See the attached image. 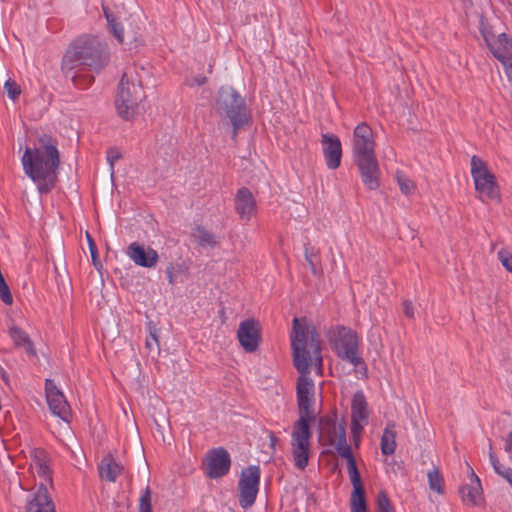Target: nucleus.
I'll list each match as a JSON object with an SVG mask.
<instances>
[{
    "label": "nucleus",
    "mask_w": 512,
    "mask_h": 512,
    "mask_svg": "<svg viewBox=\"0 0 512 512\" xmlns=\"http://www.w3.org/2000/svg\"><path fill=\"white\" fill-rule=\"evenodd\" d=\"M39 476L43 477L46 481L52 484L51 470L48 466V462L36 467Z\"/></svg>",
    "instance_id": "obj_41"
},
{
    "label": "nucleus",
    "mask_w": 512,
    "mask_h": 512,
    "mask_svg": "<svg viewBox=\"0 0 512 512\" xmlns=\"http://www.w3.org/2000/svg\"><path fill=\"white\" fill-rule=\"evenodd\" d=\"M346 460H347L348 474L358 471L354 456L349 459H346Z\"/></svg>",
    "instance_id": "obj_45"
},
{
    "label": "nucleus",
    "mask_w": 512,
    "mask_h": 512,
    "mask_svg": "<svg viewBox=\"0 0 512 512\" xmlns=\"http://www.w3.org/2000/svg\"><path fill=\"white\" fill-rule=\"evenodd\" d=\"M9 335L13 340L15 346L23 347L29 356L36 357L37 353L34 348L33 342L28 334L21 328L13 326L9 329Z\"/></svg>",
    "instance_id": "obj_22"
},
{
    "label": "nucleus",
    "mask_w": 512,
    "mask_h": 512,
    "mask_svg": "<svg viewBox=\"0 0 512 512\" xmlns=\"http://www.w3.org/2000/svg\"><path fill=\"white\" fill-rule=\"evenodd\" d=\"M277 441H278L277 437L274 435V433H271L270 434L271 447H274L276 445Z\"/></svg>",
    "instance_id": "obj_50"
},
{
    "label": "nucleus",
    "mask_w": 512,
    "mask_h": 512,
    "mask_svg": "<svg viewBox=\"0 0 512 512\" xmlns=\"http://www.w3.org/2000/svg\"><path fill=\"white\" fill-rule=\"evenodd\" d=\"M472 476V484L464 485L460 487L459 493L462 496V499L465 503L476 505L477 499L480 496L481 484L479 478L475 475V473L471 472Z\"/></svg>",
    "instance_id": "obj_24"
},
{
    "label": "nucleus",
    "mask_w": 512,
    "mask_h": 512,
    "mask_svg": "<svg viewBox=\"0 0 512 512\" xmlns=\"http://www.w3.org/2000/svg\"><path fill=\"white\" fill-rule=\"evenodd\" d=\"M365 420L357 419V418H351V431L353 434V437H358L362 431H363V425L361 422H364Z\"/></svg>",
    "instance_id": "obj_42"
},
{
    "label": "nucleus",
    "mask_w": 512,
    "mask_h": 512,
    "mask_svg": "<svg viewBox=\"0 0 512 512\" xmlns=\"http://www.w3.org/2000/svg\"><path fill=\"white\" fill-rule=\"evenodd\" d=\"M231 467V457L223 447L213 448L206 454L205 474L211 479L224 477Z\"/></svg>",
    "instance_id": "obj_9"
},
{
    "label": "nucleus",
    "mask_w": 512,
    "mask_h": 512,
    "mask_svg": "<svg viewBox=\"0 0 512 512\" xmlns=\"http://www.w3.org/2000/svg\"><path fill=\"white\" fill-rule=\"evenodd\" d=\"M136 68L129 67L124 71L116 96V109L124 120H130L137 112L139 103L145 98L141 82L136 79Z\"/></svg>",
    "instance_id": "obj_5"
},
{
    "label": "nucleus",
    "mask_w": 512,
    "mask_h": 512,
    "mask_svg": "<svg viewBox=\"0 0 512 512\" xmlns=\"http://www.w3.org/2000/svg\"><path fill=\"white\" fill-rule=\"evenodd\" d=\"M429 488L438 494L444 493V480L438 468L427 473Z\"/></svg>",
    "instance_id": "obj_28"
},
{
    "label": "nucleus",
    "mask_w": 512,
    "mask_h": 512,
    "mask_svg": "<svg viewBox=\"0 0 512 512\" xmlns=\"http://www.w3.org/2000/svg\"><path fill=\"white\" fill-rule=\"evenodd\" d=\"M261 470L257 465H250L241 471L238 481V502L243 509H248L256 501L259 492Z\"/></svg>",
    "instance_id": "obj_7"
},
{
    "label": "nucleus",
    "mask_w": 512,
    "mask_h": 512,
    "mask_svg": "<svg viewBox=\"0 0 512 512\" xmlns=\"http://www.w3.org/2000/svg\"><path fill=\"white\" fill-rule=\"evenodd\" d=\"M351 418L368 419V405L362 391L354 394L351 404Z\"/></svg>",
    "instance_id": "obj_26"
},
{
    "label": "nucleus",
    "mask_w": 512,
    "mask_h": 512,
    "mask_svg": "<svg viewBox=\"0 0 512 512\" xmlns=\"http://www.w3.org/2000/svg\"><path fill=\"white\" fill-rule=\"evenodd\" d=\"M304 257L310 267L312 274L318 275V265L320 264L319 250L309 244H305Z\"/></svg>",
    "instance_id": "obj_27"
},
{
    "label": "nucleus",
    "mask_w": 512,
    "mask_h": 512,
    "mask_svg": "<svg viewBox=\"0 0 512 512\" xmlns=\"http://www.w3.org/2000/svg\"><path fill=\"white\" fill-rule=\"evenodd\" d=\"M397 183L401 192L405 195L412 194L415 190L414 182L408 178L405 174L397 172L396 174Z\"/></svg>",
    "instance_id": "obj_31"
},
{
    "label": "nucleus",
    "mask_w": 512,
    "mask_h": 512,
    "mask_svg": "<svg viewBox=\"0 0 512 512\" xmlns=\"http://www.w3.org/2000/svg\"><path fill=\"white\" fill-rule=\"evenodd\" d=\"M358 346L359 343L356 333L349 328L341 327L336 343L337 355L355 367L364 365V361L358 353Z\"/></svg>",
    "instance_id": "obj_8"
},
{
    "label": "nucleus",
    "mask_w": 512,
    "mask_h": 512,
    "mask_svg": "<svg viewBox=\"0 0 512 512\" xmlns=\"http://www.w3.org/2000/svg\"><path fill=\"white\" fill-rule=\"evenodd\" d=\"M46 399L52 413L63 420L69 416V405L63 393L57 388L51 379L45 381Z\"/></svg>",
    "instance_id": "obj_13"
},
{
    "label": "nucleus",
    "mask_w": 512,
    "mask_h": 512,
    "mask_svg": "<svg viewBox=\"0 0 512 512\" xmlns=\"http://www.w3.org/2000/svg\"><path fill=\"white\" fill-rule=\"evenodd\" d=\"M86 237H87V242H88V245H89V250H90V253H91L93 265L99 270L102 266H101V263H100V261L98 259L97 246H96L92 236L88 232H86Z\"/></svg>",
    "instance_id": "obj_36"
},
{
    "label": "nucleus",
    "mask_w": 512,
    "mask_h": 512,
    "mask_svg": "<svg viewBox=\"0 0 512 512\" xmlns=\"http://www.w3.org/2000/svg\"><path fill=\"white\" fill-rule=\"evenodd\" d=\"M26 512H56L47 486L44 483H41L37 490L28 496Z\"/></svg>",
    "instance_id": "obj_16"
},
{
    "label": "nucleus",
    "mask_w": 512,
    "mask_h": 512,
    "mask_svg": "<svg viewBox=\"0 0 512 512\" xmlns=\"http://www.w3.org/2000/svg\"><path fill=\"white\" fill-rule=\"evenodd\" d=\"M498 259L503 267L512 273V254L509 251L502 249L498 252Z\"/></svg>",
    "instance_id": "obj_38"
},
{
    "label": "nucleus",
    "mask_w": 512,
    "mask_h": 512,
    "mask_svg": "<svg viewBox=\"0 0 512 512\" xmlns=\"http://www.w3.org/2000/svg\"><path fill=\"white\" fill-rule=\"evenodd\" d=\"M471 175L475 189L483 202L499 198V186L494 174L488 170L486 163L476 155L471 158Z\"/></svg>",
    "instance_id": "obj_6"
},
{
    "label": "nucleus",
    "mask_w": 512,
    "mask_h": 512,
    "mask_svg": "<svg viewBox=\"0 0 512 512\" xmlns=\"http://www.w3.org/2000/svg\"><path fill=\"white\" fill-rule=\"evenodd\" d=\"M22 165L29 178L43 182L38 185L39 192L48 193L54 186L60 165L57 140L46 134L40 136L37 147L25 149Z\"/></svg>",
    "instance_id": "obj_3"
},
{
    "label": "nucleus",
    "mask_w": 512,
    "mask_h": 512,
    "mask_svg": "<svg viewBox=\"0 0 512 512\" xmlns=\"http://www.w3.org/2000/svg\"><path fill=\"white\" fill-rule=\"evenodd\" d=\"M505 450L510 455V459L512 460V431L509 433L506 442H505Z\"/></svg>",
    "instance_id": "obj_46"
},
{
    "label": "nucleus",
    "mask_w": 512,
    "mask_h": 512,
    "mask_svg": "<svg viewBox=\"0 0 512 512\" xmlns=\"http://www.w3.org/2000/svg\"><path fill=\"white\" fill-rule=\"evenodd\" d=\"M166 275H167V278H168V281L170 284H175L176 280H175V268L173 266V264H169L167 269H166Z\"/></svg>",
    "instance_id": "obj_44"
},
{
    "label": "nucleus",
    "mask_w": 512,
    "mask_h": 512,
    "mask_svg": "<svg viewBox=\"0 0 512 512\" xmlns=\"http://www.w3.org/2000/svg\"><path fill=\"white\" fill-rule=\"evenodd\" d=\"M207 81L206 77L204 76H197L193 79V82L191 83V85H197V86H201L203 84H205Z\"/></svg>",
    "instance_id": "obj_49"
},
{
    "label": "nucleus",
    "mask_w": 512,
    "mask_h": 512,
    "mask_svg": "<svg viewBox=\"0 0 512 512\" xmlns=\"http://www.w3.org/2000/svg\"><path fill=\"white\" fill-rule=\"evenodd\" d=\"M121 157H122L121 153L116 148H110L107 151L106 158H107V161H108V163L110 165V169H111L112 173L114 171L115 162L118 161Z\"/></svg>",
    "instance_id": "obj_40"
},
{
    "label": "nucleus",
    "mask_w": 512,
    "mask_h": 512,
    "mask_svg": "<svg viewBox=\"0 0 512 512\" xmlns=\"http://www.w3.org/2000/svg\"><path fill=\"white\" fill-rule=\"evenodd\" d=\"M322 151L329 169H337L341 164L342 145L339 137L334 134L321 135Z\"/></svg>",
    "instance_id": "obj_14"
},
{
    "label": "nucleus",
    "mask_w": 512,
    "mask_h": 512,
    "mask_svg": "<svg viewBox=\"0 0 512 512\" xmlns=\"http://www.w3.org/2000/svg\"><path fill=\"white\" fill-rule=\"evenodd\" d=\"M106 18L109 26L113 32L114 37L118 40L119 43H124V31L122 26L117 23L113 18H111L108 14H106Z\"/></svg>",
    "instance_id": "obj_35"
},
{
    "label": "nucleus",
    "mask_w": 512,
    "mask_h": 512,
    "mask_svg": "<svg viewBox=\"0 0 512 512\" xmlns=\"http://www.w3.org/2000/svg\"><path fill=\"white\" fill-rule=\"evenodd\" d=\"M374 148L373 130L365 122L358 124L353 132L354 158L373 156Z\"/></svg>",
    "instance_id": "obj_10"
},
{
    "label": "nucleus",
    "mask_w": 512,
    "mask_h": 512,
    "mask_svg": "<svg viewBox=\"0 0 512 512\" xmlns=\"http://www.w3.org/2000/svg\"><path fill=\"white\" fill-rule=\"evenodd\" d=\"M131 40L136 41V40H137V38L133 36V37H131Z\"/></svg>",
    "instance_id": "obj_51"
},
{
    "label": "nucleus",
    "mask_w": 512,
    "mask_h": 512,
    "mask_svg": "<svg viewBox=\"0 0 512 512\" xmlns=\"http://www.w3.org/2000/svg\"><path fill=\"white\" fill-rule=\"evenodd\" d=\"M380 446L383 455L389 456L394 454L396 449V431L394 423H388L385 427Z\"/></svg>",
    "instance_id": "obj_25"
},
{
    "label": "nucleus",
    "mask_w": 512,
    "mask_h": 512,
    "mask_svg": "<svg viewBox=\"0 0 512 512\" xmlns=\"http://www.w3.org/2000/svg\"><path fill=\"white\" fill-rule=\"evenodd\" d=\"M109 63L107 45L96 36L83 35L69 46L62 61V71L75 87L85 90Z\"/></svg>",
    "instance_id": "obj_2"
},
{
    "label": "nucleus",
    "mask_w": 512,
    "mask_h": 512,
    "mask_svg": "<svg viewBox=\"0 0 512 512\" xmlns=\"http://www.w3.org/2000/svg\"><path fill=\"white\" fill-rule=\"evenodd\" d=\"M403 310H404V314L408 318H413L414 317V307H413L411 301L406 300V301L403 302Z\"/></svg>",
    "instance_id": "obj_43"
},
{
    "label": "nucleus",
    "mask_w": 512,
    "mask_h": 512,
    "mask_svg": "<svg viewBox=\"0 0 512 512\" xmlns=\"http://www.w3.org/2000/svg\"><path fill=\"white\" fill-rule=\"evenodd\" d=\"M193 242L197 243L202 248H215L219 245V240L212 232L208 231L202 225H196L190 234Z\"/></svg>",
    "instance_id": "obj_21"
},
{
    "label": "nucleus",
    "mask_w": 512,
    "mask_h": 512,
    "mask_svg": "<svg viewBox=\"0 0 512 512\" xmlns=\"http://www.w3.org/2000/svg\"><path fill=\"white\" fill-rule=\"evenodd\" d=\"M333 446H335L337 453L342 458L349 459V458L353 457L351 447L347 444L346 430L340 431V437L337 438V440Z\"/></svg>",
    "instance_id": "obj_30"
},
{
    "label": "nucleus",
    "mask_w": 512,
    "mask_h": 512,
    "mask_svg": "<svg viewBox=\"0 0 512 512\" xmlns=\"http://www.w3.org/2000/svg\"><path fill=\"white\" fill-rule=\"evenodd\" d=\"M505 66V72L508 77V79L512 82V62L510 60H506Z\"/></svg>",
    "instance_id": "obj_48"
},
{
    "label": "nucleus",
    "mask_w": 512,
    "mask_h": 512,
    "mask_svg": "<svg viewBox=\"0 0 512 512\" xmlns=\"http://www.w3.org/2000/svg\"><path fill=\"white\" fill-rule=\"evenodd\" d=\"M291 347L294 366L300 373L296 386L299 418L294 423L291 433V454L295 467L303 471L308 466L310 458V439L312 437L310 422L316 418L313 410L314 383L307 375L310 373L313 362L316 367H322L319 334L315 328H309L295 317Z\"/></svg>",
    "instance_id": "obj_1"
},
{
    "label": "nucleus",
    "mask_w": 512,
    "mask_h": 512,
    "mask_svg": "<svg viewBox=\"0 0 512 512\" xmlns=\"http://www.w3.org/2000/svg\"><path fill=\"white\" fill-rule=\"evenodd\" d=\"M215 110L221 118L229 120L233 127V138H236L238 130L249 122L245 100L232 87H221L218 90Z\"/></svg>",
    "instance_id": "obj_4"
},
{
    "label": "nucleus",
    "mask_w": 512,
    "mask_h": 512,
    "mask_svg": "<svg viewBox=\"0 0 512 512\" xmlns=\"http://www.w3.org/2000/svg\"><path fill=\"white\" fill-rule=\"evenodd\" d=\"M148 328L149 337L146 339V348L149 352H156L158 354L160 351L159 330L152 324V322H149Z\"/></svg>",
    "instance_id": "obj_29"
},
{
    "label": "nucleus",
    "mask_w": 512,
    "mask_h": 512,
    "mask_svg": "<svg viewBox=\"0 0 512 512\" xmlns=\"http://www.w3.org/2000/svg\"><path fill=\"white\" fill-rule=\"evenodd\" d=\"M4 90L7 96L15 101L21 94L20 86L12 79H8L4 84Z\"/></svg>",
    "instance_id": "obj_34"
},
{
    "label": "nucleus",
    "mask_w": 512,
    "mask_h": 512,
    "mask_svg": "<svg viewBox=\"0 0 512 512\" xmlns=\"http://www.w3.org/2000/svg\"><path fill=\"white\" fill-rule=\"evenodd\" d=\"M235 209L240 218L245 221H249L256 212V201L248 188L242 187L237 191Z\"/></svg>",
    "instance_id": "obj_17"
},
{
    "label": "nucleus",
    "mask_w": 512,
    "mask_h": 512,
    "mask_svg": "<svg viewBox=\"0 0 512 512\" xmlns=\"http://www.w3.org/2000/svg\"><path fill=\"white\" fill-rule=\"evenodd\" d=\"M31 458L35 464V468L47 462V454L45 450L37 448L31 452Z\"/></svg>",
    "instance_id": "obj_39"
},
{
    "label": "nucleus",
    "mask_w": 512,
    "mask_h": 512,
    "mask_svg": "<svg viewBox=\"0 0 512 512\" xmlns=\"http://www.w3.org/2000/svg\"><path fill=\"white\" fill-rule=\"evenodd\" d=\"M493 55L503 64H506V60L512 58V39L505 33H501L498 36L495 44H490L486 40Z\"/></svg>",
    "instance_id": "obj_19"
},
{
    "label": "nucleus",
    "mask_w": 512,
    "mask_h": 512,
    "mask_svg": "<svg viewBox=\"0 0 512 512\" xmlns=\"http://www.w3.org/2000/svg\"><path fill=\"white\" fill-rule=\"evenodd\" d=\"M237 338L240 345L246 352H255L258 349L261 340V328L259 322L253 318L242 321L237 331Z\"/></svg>",
    "instance_id": "obj_12"
},
{
    "label": "nucleus",
    "mask_w": 512,
    "mask_h": 512,
    "mask_svg": "<svg viewBox=\"0 0 512 512\" xmlns=\"http://www.w3.org/2000/svg\"><path fill=\"white\" fill-rule=\"evenodd\" d=\"M359 170L362 183L369 190H376L380 186V169L376 155L354 158Z\"/></svg>",
    "instance_id": "obj_11"
},
{
    "label": "nucleus",
    "mask_w": 512,
    "mask_h": 512,
    "mask_svg": "<svg viewBox=\"0 0 512 512\" xmlns=\"http://www.w3.org/2000/svg\"><path fill=\"white\" fill-rule=\"evenodd\" d=\"M501 477L503 479H505L509 485L511 486L512 488V469L511 468H507L504 473L501 475Z\"/></svg>",
    "instance_id": "obj_47"
},
{
    "label": "nucleus",
    "mask_w": 512,
    "mask_h": 512,
    "mask_svg": "<svg viewBox=\"0 0 512 512\" xmlns=\"http://www.w3.org/2000/svg\"><path fill=\"white\" fill-rule=\"evenodd\" d=\"M139 512H153L151 503V490L146 487L139 499Z\"/></svg>",
    "instance_id": "obj_33"
},
{
    "label": "nucleus",
    "mask_w": 512,
    "mask_h": 512,
    "mask_svg": "<svg viewBox=\"0 0 512 512\" xmlns=\"http://www.w3.org/2000/svg\"><path fill=\"white\" fill-rule=\"evenodd\" d=\"M122 469L123 467L110 456L103 458L99 465L100 476L109 482H114Z\"/></svg>",
    "instance_id": "obj_23"
},
{
    "label": "nucleus",
    "mask_w": 512,
    "mask_h": 512,
    "mask_svg": "<svg viewBox=\"0 0 512 512\" xmlns=\"http://www.w3.org/2000/svg\"><path fill=\"white\" fill-rule=\"evenodd\" d=\"M353 491L350 497L351 512H368L365 498V489L359 471L349 474Z\"/></svg>",
    "instance_id": "obj_18"
},
{
    "label": "nucleus",
    "mask_w": 512,
    "mask_h": 512,
    "mask_svg": "<svg viewBox=\"0 0 512 512\" xmlns=\"http://www.w3.org/2000/svg\"><path fill=\"white\" fill-rule=\"evenodd\" d=\"M489 460H490V463L494 469V471L499 475L501 476L504 471L508 468V467H504L498 457L495 455V453L493 452V448H492V445L491 443L489 444Z\"/></svg>",
    "instance_id": "obj_37"
},
{
    "label": "nucleus",
    "mask_w": 512,
    "mask_h": 512,
    "mask_svg": "<svg viewBox=\"0 0 512 512\" xmlns=\"http://www.w3.org/2000/svg\"><path fill=\"white\" fill-rule=\"evenodd\" d=\"M377 512H394V508L386 492L380 491L377 496Z\"/></svg>",
    "instance_id": "obj_32"
},
{
    "label": "nucleus",
    "mask_w": 512,
    "mask_h": 512,
    "mask_svg": "<svg viewBox=\"0 0 512 512\" xmlns=\"http://www.w3.org/2000/svg\"><path fill=\"white\" fill-rule=\"evenodd\" d=\"M128 257L138 266L145 268L154 267L159 259L158 253L151 247H145L138 242L129 244L126 250Z\"/></svg>",
    "instance_id": "obj_15"
},
{
    "label": "nucleus",
    "mask_w": 512,
    "mask_h": 512,
    "mask_svg": "<svg viewBox=\"0 0 512 512\" xmlns=\"http://www.w3.org/2000/svg\"><path fill=\"white\" fill-rule=\"evenodd\" d=\"M320 432L324 435L329 445H334L337 438L340 437V431L345 430V424H337L336 419L329 416H323L319 419Z\"/></svg>",
    "instance_id": "obj_20"
}]
</instances>
